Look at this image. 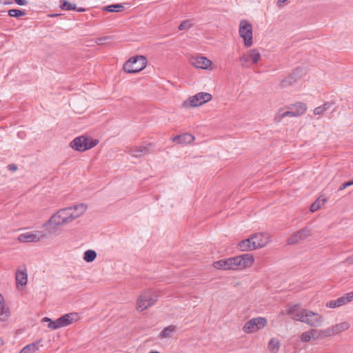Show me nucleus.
<instances>
[{"label":"nucleus","instance_id":"obj_23","mask_svg":"<svg viewBox=\"0 0 353 353\" xmlns=\"http://www.w3.org/2000/svg\"><path fill=\"white\" fill-rule=\"evenodd\" d=\"M150 150L149 145H141L135 148H132L130 150L131 155L136 158H140L147 154Z\"/></svg>","mask_w":353,"mask_h":353},{"label":"nucleus","instance_id":"obj_26","mask_svg":"<svg viewBox=\"0 0 353 353\" xmlns=\"http://www.w3.org/2000/svg\"><path fill=\"white\" fill-rule=\"evenodd\" d=\"M347 303H348V301L345 295L343 296L339 297L336 300H332L327 302L326 307L329 308H336L344 305Z\"/></svg>","mask_w":353,"mask_h":353},{"label":"nucleus","instance_id":"obj_35","mask_svg":"<svg viewBox=\"0 0 353 353\" xmlns=\"http://www.w3.org/2000/svg\"><path fill=\"white\" fill-rule=\"evenodd\" d=\"M41 322L46 323L47 327L50 330H57L59 328L58 323H57V319H56L55 321H53L52 319H51L48 317H43L41 319Z\"/></svg>","mask_w":353,"mask_h":353},{"label":"nucleus","instance_id":"obj_43","mask_svg":"<svg viewBox=\"0 0 353 353\" xmlns=\"http://www.w3.org/2000/svg\"><path fill=\"white\" fill-rule=\"evenodd\" d=\"M8 169L9 170L14 172L17 170V166L15 164H10L8 165Z\"/></svg>","mask_w":353,"mask_h":353},{"label":"nucleus","instance_id":"obj_31","mask_svg":"<svg viewBox=\"0 0 353 353\" xmlns=\"http://www.w3.org/2000/svg\"><path fill=\"white\" fill-rule=\"evenodd\" d=\"M290 108L294 109L297 117H299L301 115H303L306 112L307 106L305 103L299 102L294 105H292Z\"/></svg>","mask_w":353,"mask_h":353},{"label":"nucleus","instance_id":"obj_12","mask_svg":"<svg viewBox=\"0 0 353 353\" xmlns=\"http://www.w3.org/2000/svg\"><path fill=\"white\" fill-rule=\"evenodd\" d=\"M327 337L325 330L311 329L303 332L300 336L302 342L307 343L311 340L322 339Z\"/></svg>","mask_w":353,"mask_h":353},{"label":"nucleus","instance_id":"obj_25","mask_svg":"<svg viewBox=\"0 0 353 353\" xmlns=\"http://www.w3.org/2000/svg\"><path fill=\"white\" fill-rule=\"evenodd\" d=\"M16 281L18 285H26L28 281V274L26 268L19 269L16 273Z\"/></svg>","mask_w":353,"mask_h":353},{"label":"nucleus","instance_id":"obj_38","mask_svg":"<svg viewBox=\"0 0 353 353\" xmlns=\"http://www.w3.org/2000/svg\"><path fill=\"white\" fill-rule=\"evenodd\" d=\"M60 6L63 10H76L75 4L70 3V2L66 1H63Z\"/></svg>","mask_w":353,"mask_h":353},{"label":"nucleus","instance_id":"obj_47","mask_svg":"<svg viewBox=\"0 0 353 353\" xmlns=\"http://www.w3.org/2000/svg\"><path fill=\"white\" fill-rule=\"evenodd\" d=\"M3 341L1 339H0V345H3Z\"/></svg>","mask_w":353,"mask_h":353},{"label":"nucleus","instance_id":"obj_2","mask_svg":"<svg viewBox=\"0 0 353 353\" xmlns=\"http://www.w3.org/2000/svg\"><path fill=\"white\" fill-rule=\"evenodd\" d=\"M159 295L156 291L148 290L143 291L137 300V310L143 312L152 306L157 301Z\"/></svg>","mask_w":353,"mask_h":353},{"label":"nucleus","instance_id":"obj_4","mask_svg":"<svg viewBox=\"0 0 353 353\" xmlns=\"http://www.w3.org/2000/svg\"><path fill=\"white\" fill-rule=\"evenodd\" d=\"M239 33L240 37L243 39L245 47L249 48L253 45V28L248 21L245 19L240 21Z\"/></svg>","mask_w":353,"mask_h":353},{"label":"nucleus","instance_id":"obj_36","mask_svg":"<svg viewBox=\"0 0 353 353\" xmlns=\"http://www.w3.org/2000/svg\"><path fill=\"white\" fill-rule=\"evenodd\" d=\"M123 8H124V6L123 4L117 3V4H112V5L107 6L103 8V10H105L108 12H119L122 11L123 10Z\"/></svg>","mask_w":353,"mask_h":353},{"label":"nucleus","instance_id":"obj_7","mask_svg":"<svg viewBox=\"0 0 353 353\" xmlns=\"http://www.w3.org/2000/svg\"><path fill=\"white\" fill-rule=\"evenodd\" d=\"M232 270H241L250 268L254 263V257L250 254H244L231 257Z\"/></svg>","mask_w":353,"mask_h":353},{"label":"nucleus","instance_id":"obj_22","mask_svg":"<svg viewBox=\"0 0 353 353\" xmlns=\"http://www.w3.org/2000/svg\"><path fill=\"white\" fill-rule=\"evenodd\" d=\"M195 139L194 136L189 133H184L180 135L175 136L172 139V142L177 143L179 144H188L192 143Z\"/></svg>","mask_w":353,"mask_h":353},{"label":"nucleus","instance_id":"obj_16","mask_svg":"<svg viewBox=\"0 0 353 353\" xmlns=\"http://www.w3.org/2000/svg\"><path fill=\"white\" fill-rule=\"evenodd\" d=\"M350 327V324L347 321L341 322L325 330L327 337L340 334L343 332L347 330Z\"/></svg>","mask_w":353,"mask_h":353},{"label":"nucleus","instance_id":"obj_41","mask_svg":"<svg viewBox=\"0 0 353 353\" xmlns=\"http://www.w3.org/2000/svg\"><path fill=\"white\" fill-rule=\"evenodd\" d=\"M348 303L353 300V291L345 294Z\"/></svg>","mask_w":353,"mask_h":353},{"label":"nucleus","instance_id":"obj_19","mask_svg":"<svg viewBox=\"0 0 353 353\" xmlns=\"http://www.w3.org/2000/svg\"><path fill=\"white\" fill-rule=\"evenodd\" d=\"M78 319L79 315L77 313L73 312L65 314L57 319L59 327L61 328L66 327L72 323L77 321Z\"/></svg>","mask_w":353,"mask_h":353},{"label":"nucleus","instance_id":"obj_30","mask_svg":"<svg viewBox=\"0 0 353 353\" xmlns=\"http://www.w3.org/2000/svg\"><path fill=\"white\" fill-rule=\"evenodd\" d=\"M238 247L241 251L254 250L251 237L240 241Z\"/></svg>","mask_w":353,"mask_h":353},{"label":"nucleus","instance_id":"obj_28","mask_svg":"<svg viewBox=\"0 0 353 353\" xmlns=\"http://www.w3.org/2000/svg\"><path fill=\"white\" fill-rule=\"evenodd\" d=\"M332 106V103L330 102H325L323 105L316 107L314 109V114L315 115H318L319 117L323 116V113L330 109Z\"/></svg>","mask_w":353,"mask_h":353},{"label":"nucleus","instance_id":"obj_45","mask_svg":"<svg viewBox=\"0 0 353 353\" xmlns=\"http://www.w3.org/2000/svg\"><path fill=\"white\" fill-rule=\"evenodd\" d=\"M108 39V37L100 38L97 40V43L99 45L103 44L104 41Z\"/></svg>","mask_w":353,"mask_h":353},{"label":"nucleus","instance_id":"obj_44","mask_svg":"<svg viewBox=\"0 0 353 353\" xmlns=\"http://www.w3.org/2000/svg\"><path fill=\"white\" fill-rule=\"evenodd\" d=\"M345 263H347L349 265H353V254L345 260Z\"/></svg>","mask_w":353,"mask_h":353},{"label":"nucleus","instance_id":"obj_32","mask_svg":"<svg viewBox=\"0 0 353 353\" xmlns=\"http://www.w3.org/2000/svg\"><path fill=\"white\" fill-rule=\"evenodd\" d=\"M176 332V326L171 325L165 327L160 333L161 339H166L170 337L174 332Z\"/></svg>","mask_w":353,"mask_h":353},{"label":"nucleus","instance_id":"obj_27","mask_svg":"<svg viewBox=\"0 0 353 353\" xmlns=\"http://www.w3.org/2000/svg\"><path fill=\"white\" fill-rule=\"evenodd\" d=\"M281 347V342L277 338H272L268 343V349L271 353H278Z\"/></svg>","mask_w":353,"mask_h":353},{"label":"nucleus","instance_id":"obj_40","mask_svg":"<svg viewBox=\"0 0 353 353\" xmlns=\"http://www.w3.org/2000/svg\"><path fill=\"white\" fill-rule=\"evenodd\" d=\"M353 185V180H351L350 181H347V182H345L343 183H342L341 185V186L339 187V190H343L344 189H345L346 188L350 186V185Z\"/></svg>","mask_w":353,"mask_h":353},{"label":"nucleus","instance_id":"obj_21","mask_svg":"<svg viewBox=\"0 0 353 353\" xmlns=\"http://www.w3.org/2000/svg\"><path fill=\"white\" fill-rule=\"evenodd\" d=\"M10 316V308L6 303L4 297L0 293V321H6Z\"/></svg>","mask_w":353,"mask_h":353},{"label":"nucleus","instance_id":"obj_49","mask_svg":"<svg viewBox=\"0 0 353 353\" xmlns=\"http://www.w3.org/2000/svg\"><path fill=\"white\" fill-rule=\"evenodd\" d=\"M150 353H159V352H157V351H152V352H150Z\"/></svg>","mask_w":353,"mask_h":353},{"label":"nucleus","instance_id":"obj_8","mask_svg":"<svg viewBox=\"0 0 353 353\" xmlns=\"http://www.w3.org/2000/svg\"><path fill=\"white\" fill-rule=\"evenodd\" d=\"M267 324L268 320L265 317L252 318L245 323L243 331L246 334L254 333L265 327Z\"/></svg>","mask_w":353,"mask_h":353},{"label":"nucleus","instance_id":"obj_14","mask_svg":"<svg viewBox=\"0 0 353 353\" xmlns=\"http://www.w3.org/2000/svg\"><path fill=\"white\" fill-rule=\"evenodd\" d=\"M312 235V230L309 227H304L300 230L292 234L288 239L289 245L296 244Z\"/></svg>","mask_w":353,"mask_h":353},{"label":"nucleus","instance_id":"obj_20","mask_svg":"<svg viewBox=\"0 0 353 353\" xmlns=\"http://www.w3.org/2000/svg\"><path fill=\"white\" fill-rule=\"evenodd\" d=\"M43 346V339H39L24 346L19 353H37Z\"/></svg>","mask_w":353,"mask_h":353},{"label":"nucleus","instance_id":"obj_3","mask_svg":"<svg viewBox=\"0 0 353 353\" xmlns=\"http://www.w3.org/2000/svg\"><path fill=\"white\" fill-rule=\"evenodd\" d=\"M99 143L97 139H93L87 136H80L74 139L70 143V146L78 152H85L97 145Z\"/></svg>","mask_w":353,"mask_h":353},{"label":"nucleus","instance_id":"obj_11","mask_svg":"<svg viewBox=\"0 0 353 353\" xmlns=\"http://www.w3.org/2000/svg\"><path fill=\"white\" fill-rule=\"evenodd\" d=\"M46 237V234L42 231L34 230L22 233L19 235L17 239L22 243L38 242Z\"/></svg>","mask_w":353,"mask_h":353},{"label":"nucleus","instance_id":"obj_5","mask_svg":"<svg viewBox=\"0 0 353 353\" xmlns=\"http://www.w3.org/2000/svg\"><path fill=\"white\" fill-rule=\"evenodd\" d=\"M212 99V97L210 93L204 92H199L189 97L186 101H184L182 103V107L184 108H196L210 101Z\"/></svg>","mask_w":353,"mask_h":353},{"label":"nucleus","instance_id":"obj_9","mask_svg":"<svg viewBox=\"0 0 353 353\" xmlns=\"http://www.w3.org/2000/svg\"><path fill=\"white\" fill-rule=\"evenodd\" d=\"M261 53L257 49H252L243 54L239 60L243 68H250L252 65L257 64L261 59Z\"/></svg>","mask_w":353,"mask_h":353},{"label":"nucleus","instance_id":"obj_1","mask_svg":"<svg viewBox=\"0 0 353 353\" xmlns=\"http://www.w3.org/2000/svg\"><path fill=\"white\" fill-rule=\"evenodd\" d=\"M87 208V205L81 203L61 209L51 216L49 220L43 224V227H49L54 230L59 226L69 224L81 216L85 212Z\"/></svg>","mask_w":353,"mask_h":353},{"label":"nucleus","instance_id":"obj_17","mask_svg":"<svg viewBox=\"0 0 353 353\" xmlns=\"http://www.w3.org/2000/svg\"><path fill=\"white\" fill-rule=\"evenodd\" d=\"M302 70L296 69L292 72L290 75L281 80L280 85L281 88H288L292 85L299 79L301 78Z\"/></svg>","mask_w":353,"mask_h":353},{"label":"nucleus","instance_id":"obj_48","mask_svg":"<svg viewBox=\"0 0 353 353\" xmlns=\"http://www.w3.org/2000/svg\"><path fill=\"white\" fill-rule=\"evenodd\" d=\"M84 10H85L83 8H79V9L77 10V11H79V12H83Z\"/></svg>","mask_w":353,"mask_h":353},{"label":"nucleus","instance_id":"obj_18","mask_svg":"<svg viewBox=\"0 0 353 353\" xmlns=\"http://www.w3.org/2000/svg\"><path fill=\"white\" fill-rule=\"evenodd\" d=\"M190 63L196 68L204 70L212 69V62L205 57H192L190 59Z\"/></svg>","mask_w":353,"mask_h":353},{"label":"nucleus","instance_id":"obj_34","mask_svg":"<svg viewBox=\"0 0 353 353\" xmlns=\"http://www.w3.org/2000/svg\"><path fill=\"white\" fill-rule=\"evenodd\" d=\"M97 256V252L93 250H88L83 253V260L87 263L93 262Z\"/></svg>","mask_w":353,"mask_h":353},{"label":"nucleus","instance_id":"obj_33","mask_svg":"<svg viewBox=\"0 0 353 353\" xmlns=\"http://www.w3.org/2000/svg\"><path fill=\"white\" fill-rule=\"evenodd\" d=\"M285 117H297V115L294 109H292V110L286 111L284 112H281V111H279L276 115L275 119L278 122H280L282 120V119H283Z\"/></svg>","mask_w":353,"mask_h":353},{"label":"nucleus","instance_id":"obj_15","mask_svg":"<svg viewBox=\"0 0 353 353\" xmlns=\"http://www.w3.org/2000/svg\"><path fill=\"white\" fill-rule=\"evenodd\" d=\"M252 249L256 250L265 247L270 241L268 233H256L251 236Z\"/></svg>","mask_w":353,"mask_h":353},{"label":"nucleus","instance_id":"obj_10","mask_svg":"<svg viewBox=\"0 0 353 353\" xmlns=\"http://www.w3.org/2000/svg\"><path fill=\"white\" fill-rule=\"evenodd\" d=\"M323 321L324 319L321 314L308 310H305L303 312V316L301 322L305 323L312 327H319L322 325Z\"/></svg>","mask_w":353,"mask_h":353},{"label":"nucleus","instance_id":"obj_6","mask_svg":"<svg viewBox=\"0 0 353 353\" xmlns=\"http://www.w3.org/2000/svg\"><path fill=\"white\" fill-rule=\"evenodd\" d=\"M147 65V61L143 56H137L130 59L123 65L125 72L137 73L143 70Z\"/></svg>","mask_w":353,"mask_h":353},{"label":"nucleus","instance_id":"obj_29","mask_svg":"<svg viewBox=\"0 0 353 353\" xmlns=\"http://www.w3.org/2000/svg\"><path fill=\"white\" fill-rule=\"evenodd\" d=\"M327 202L325 198L319 197L310 206V210L312 212H314L321 208Z\"/></svg>","mask_w":353,"mask_h":353},{"label":"nucleus","instance_id":"obj_13","mask_svg":"<svg viewBox=\"0 0 353 353\" xmlns=\"http://www.w3.org/2000/svg\"><path fill=\"white\" fill-rule=\"evenodd\" d=\"M305 310L299 304L288 305L286 309L281 312V315H290L294 320L301 322Z\"/></svg>","mask_w":353,"mask_h":353},{"label":"nucleus","instance_id":"obj_24","mask_svg":"<svg viewBox=\"0 0 353 353\" xmlns=\"http://www.w3.org/2000/svg\"><path fill=\"white\" fill-rule=\"evenodd\" d=\"M213 267L217 270H232L231 257L214 262Z\"/></svg>","mask_w":353,"mask_h":353},{"label":"nucleus","instance_id":"obj_46","mask_svg":"<svg viewBox=\"0 0 353 353\" xmlns=\"http://www.w3.org/2000/svg\"><path fill=\"white\" fill-rule=\"evenodd\" d=\"M14 1L16 2L17 4L19 6H24L26 3V0H14Z\"/></svg>","mask_w":353,"mask_h":353},{"label":"nucleus","instance_id":"obj_37","mask_svg":"<svg viewBox=\"0 0 353 353\" xmlns=\"http://www.w3.org/2000/svg\"><path fill=\"white\" fill-rule=\"evenodd\" d=\"M194 25L193 20L187 19L181 23L178 28L179 30H188L190 29Z\"/></svg>","mask_w":353,"mask_h":353},{"label":"nucleus","instance_id":"obj_39","mask_svg":"<svg viewBox=\"0 0 353 353\" xmlns=\"http://www.w3.org/2000/svg\"><path fill=\"white\" fill-rule=\"evenodd\" d=\"M8 14L12 17H19L25 14V12L18 9H11L8 11Z\"/></svg>","mask_w":353,"mask_h":353},{"label":"nucleus","instance_id":"obj_42","mask_svg":"<svg viewBox=\"0 0 353 353\" xmlns=\"http://www.w3.org/2000/svg\"><path fill=\"white\" fill-rule=\"evenodd\" d=\"M288 0H278L277 1V6L280 8H283V6H284V3L287 1Z\"/></svg>","mask_w":353,"mask_h":353}]
</instances>
